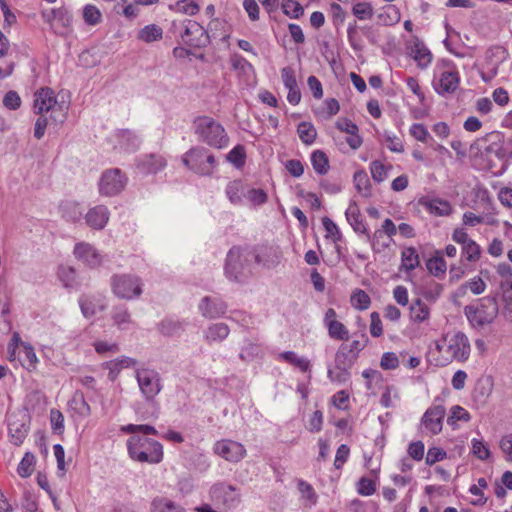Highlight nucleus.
<instances>
[{
    "label": "nucleus",
    "instance_id": "f257e3e1",
    "mask_svg": "<svg viewBox=\"0 0 512 512\" xmlns=\"http://www.w3.org/2000/svg\"><path fill=\"white\" fill-rule=\"evenodd\" d=\"M195 135L206 145L223 149L229 144V137L220 122L209 116H198L193 121Z\"/></svg>",
    "mask_w": 512,
    "mask_h": 512
},
{
    "label": "nucleus",
    "instance_id": "f03ea898",
    "mask_svg": "<svg viewBox=\"0 0 512 512\" xmlns=\"http://www.w3.org/2000/svg\"><path fill=\"white\" fill-rule=\"evenodd\" d=\"M127 450L131 459L141 463L158 464L163 459V446L160 442L132 435L127 440Z\"/></svg>",
    "mask_w": 512,
    "mask_h": 512
},
{
    "label": "nucleus",
    "instance_id": "7ed1b4c3",
    "mask_svg": "<svg viewBox=\"0 0 512 512\" xmlns=\"http://www.w3.org/2000/svg\"><path fill=\"white\" fill-rule=\"evenodd\" d=\"M250 248L232 247L226 256L224 264L225 276L235 282H242L249 277L252 255Z\"/></svg>",
    "mask_w": 512,
    "mask_h": 512
},
{
    "label": "nucleus",
    "instance_id": "20e7f679",
    "mask_svg": "<svg viewBox=\"0 0 512 512\" xmlns=\"http://www.w3.org/2000/svg\"><path fill=\"white\" fill-rule=\"evenodd\" d=\"M435 347L442 354L445 362H464L470 355V342L463 332L446 335L442 340L435 342Z\"/></svg>",
    "mask_w": 512,
    "mask_h": 512
},
{
    "label": "nucleus",
    "instance_id": "39448f33",
    "mask_svg": "<svg viewBox=\"0 0 512 512\" xmlns=\"http://www.w3.org/2000/svg\"><path fill=\"white\" fill-rule=\"evenodd\" d=\"M174 32H178L183 44L202 48L209 44L210 38L208 32L198 22L186 19L182 22H172Z\"/></svg>",
    "mask_w": 512,
    "mask_h": 512
},
{
    "label": "nucleus",
    "instance_id": "423d86ee",
    "mask_svg": "<svg viewBox=\"0 0 512 512\" xmlns=\"http://www.w3.org/2000/svg\"><path fill=\"white\" fill-rule=\"evenodd\" d=\"M182 162L193 172L201 176H210L216 168V159L213 154L204 147H193L187 151Z\"/></svg>",
    "mask_w": 512,
    "mask_h": 512
},
{
    "label": "nucleus",
    "instance_id": "0eeeda50",
    "mask_svg": "<svg viewBox=\"0 0 512 512\" xmlns=\"http://www.w3.org/2000/svg\"><path fill=\"white\" fill-rule=\"evenodd\" d=\"M464 312L473 327L482 328L497 317L498 305L494 298H484L479 305L466 306Z\"/></svg>",
    "mask_w": 512,
    "mask_h": 512
},
{
    "label": "nucleus",
    "instance_id": "6e6552de",
    "mask_svg": "<svg viewBox=\"0 0 512 512\" xmlns=\"http://www.w3.org/2000/svg\"><path fill=\"white\" fill-rule=\"evenodd\" d=\"M110 284L113 294L120 299L131 300L142 294V280L135 275L115 274Z\"/></svg>",
    "mask_w": 512,
    "mask_h": 512
},
{
    "label": "nucleus",
    "instance_id": "1a4fd4ad",
    "mask_svg": "<svg viewBox=\"0 0 512 512\" xmlns=\"http://www.w3.org/2000/svg\"><path fill=\"white\" fill-rule=\"evenodd\" d=\"M34 111L36 114H43L51 111V118L54 121L64 122L66 113L61 105L57 104L54 91L49 88H41L34 95Z\"/></svg>",
    "mask_w": 512,
    "mask_h": 512
},
{
    "label": "nucleus",
    "instance_id": "9d476101",
    "mask_svg": "<svg viewBox=\"0 0 512 512\" xmlns=\"http://www.w3.org/2000/svg\"><path fill=\"white\" fill-rule=\"evenodd\" d=\"M442 397H436L433 404L423 414L420 422L421 429L429 435H437L442 431L443 420L446 415V409Z\"/></svg>",
    "mask_w": 512,
    "mask_h": 512
},
{
    "label": "nucleus",
    "instance_id": "9b49d317",
    "mask_svg": "<svg viewBox=\"0 0 512 512\" xmlns=\"http://www.w3.org/2000/svg\"><path fill=\"white\" fill-rule=\"evenodd\" d=\"M135 377L141 394L147 402H154L162 390L160 374L148 368L136 369Z\"/></svg>",
    "mask_w": 512,
    "mask_h": 512
},
{
    "label": "nucleus",
    "instance_id": "f8f14e48",
    "mask_svg": "<svg viewBox=\"0 0 512 512\" xmlns=\"http://www.w3.org/2000/svg\"><path fill=\"white\" fill-rule=\"evenodd\" d=\"M250 251L255 263L266 269L277 267L283 256L280 247L274 244H260L250 248Z\"/></svg>",
    "mask_w": 512,
    "mask_h": 512
},
{
    "label": "nucleus",
    "instance_id": "ddd939ff",
    "mask_svg": "<svg viewBox=\"0 0 512 512\" xmlns=\"http://www.w3.org/2000/svg\"><path fill=\"white\" fill-rule=\"evenodd\" d=\"M127 177L118 168L109 169L102 173L99 181V192L105 196H115L124 190Z\"/></svg>",
    "mask_w": 512,
    "mask_h": 512
},
{
    "label": "nucleus",
    "instance_id": "4468645a",
    "mask_svg": "<svg viewBox=\"0 0 512 512\" xmlns=\"http://www.w3.org/2000/svg\"><path fill=\"white\" fill-rule=\"evenodd\" d=\"M210 497L214 502L222 504L226 508H233L240 503L238 489L225 482L214 484L210 488Z\"/></svg>",
    "mask_w": 512,
    "mask_h": 512
},
{
    "label": "nucleus",
    "instance_id": "2eb2a0df",
    "mask_svg": "<svg viewBox=\"0 0 512 512\" xmlns=\"http://www.w3.org/2000/svg\"><path fill=\"white\" fill-rule=\"evenodd\" d=\"M29 416L24 412L12 413L8 416V433L11 443L20 446L29 431Z\"/></svg>",
    "mask_w": 512,
    "mask_h": 512
},
{
    "label": "nucleus",
    "instance_id": "dca6fc26",
    "mask_svg": "<svg viewBox=\"0 0 512 512\" xmlns=\"http://www.w3.org/2000/svg\"><path fill=\"white\" fill-rule=\"evenodd\" d=\"M213 451L228 462L238 463L246 456L245 447L234 440L222 439L214 444Z\"/></svg>",
    "mask_w": 512,
    "mask_h": 512
},
{
    "label": "nucleus",
    "instance_id": "f3484780",
    "mask_svg": "<svg viewBox=\"0 0 512 512\" xmlns=\"http://www.w3.org/2000/svg\"><path fill=\"white\" fill-rule=\"evenodd\" d=\"M227 310V303L217 296H204L198 303L201 316L210 320L224 317Z\"/></svg>",
    "mask_w": 512,
    "mask_h": 512
},
{
    "label": "nucleus",
    "instance_id": "a211bd4d",
    "mask_svg": "<svg viewBox=\"0 0 512 512\" xmlns=\"http://www.w3.org/2000/svg\"><path fill=\"white\" fill-rule=\"evenodd\" d=\"M81 312L85 318H91L107 308L105 296L102 294H83L78 300Z\"/></svg>",
    "mask_w": 512,
    "mask_h": 512
},
{
    "label": "nucleus",
    "instance_id": "6ab92c4d",
    "mask_svg": "<svg viewBox=\"0 0 512 512\" xmlns=\"http://www.w3.org/2000/svg\"><path fill=\"white\" fill-rule=\"evenodd\" d=\"M408 49L410 56L420 69H425L431 64L433 55L424 42L417 36L412 38Z\"/></svg>",
    "mask_w": 512,
    "mask_h": 512
},
{
    "label": "nucleus",
    "instance_id": "aec40b11",
    "mask_svg": "<svg viewBox=\"0 0 512 512\" xmlns=\"http://www.w3.org/2000/svg\"><path fill=\"white\" fill-rule=\"evenodd\" d=\"M75 257L90 268H96L102 263V256L88 243H78L74 248Z\"/></svg>",
    "mask_w": 512,
    "mask_h": 512
},
{
    "label": "nucleus",
    "instance_id": "412c9836",
    "mask_svg": "<svg viewBox=\"0 0 512 512\" xmlns=\"http://www.w3.org/2000/svg\"><path fill=\"white\" fill-rule=\"evenodd\" d=\"M420 205L430 214L438 217L448 216L453 213V207L447 200L435 198H422Z\"/></svg>",
    "mask_w": 512,
    "mask_h": 512
},
{
    "label": "nucleus",
    "instance_id": "4be33fe9",
    "mask_svg": "<svg viewBox=\"0 0 512 512\" xmlns=\"http://www.w3.org/2000/svg\"><path fill=\"white\" fill-rule=\"evenodd\" d=\"M496 273L499 276V289L503 301L512 300V268L508 263H500L496 266Z\"/></svg>",
    "mask_w": 512,
    "mask_h": 512
},
{
    "label": "nucleus",
    "instance_id": "5701e85b",
    "mask_svg": "<svg viewBox=\"0 0 512 512\" xmlns=\"http://www.w3.org/2000/svg\"><path fill=\"white\" fill-rule=\"evenodd\" d=\"M230 334V328L226 323L217 322L208 325L203 330V339L208 345H213L215 343H221Z\"/></svg>",
    "mask_w": 512,
    "mask_h": 512
},
{
    "label": "nucleus",
    "instance_id": "b1692460",
    "mask_svg": "<svg viewBox=\"0 0 512 512\" xmlns=\"http://www.w3.org/2000/svg\"><path fill=\"white\" fill-rule=\"evenodd\" d=\"M460 76L457 71L442 72L438 83L434 84V89L439 95L453 93L459 87Z\"/></svg>",
    "mask_w": 512,
    "mask_h": 512
},
{
    "label": "nucleus",
    "instance_id": "393cba45",
    "mask_svg": "<svg viewBox=\"0 0 512 512\" xmlns=\"http://www.w3.org/2000/svg\"><path fill=\"white\" fill-rule=\"evenodd\" d=\"M165 166V159L156 154L145 155L137 162L138 170L145 174H155L161 171Z\"/></svg>",
    "mask_w": 512,
    "mask_h": 512
},
{
    "label": "nucleus",
    "instance_id": "a878e982",
    "mask_svg": "<svg viewBox=\"0 0 512 512\" xmlns=\"http://www.w3.org/2000/svg\"><path fill=\"white\" fill-rule=\"evenodd\" d=\"M118 145L121 149L126 152H133L138 149L140 145L139 137L131 130L122 129L116 132L115 134Z\"/></svg>",
    "mask_w": 512,
    "mask_h": 512
},
{
    "label": "nucleus",
    "instance_id": "bb28decb",
    "mask_svg": "<svg viewBox=\"0 0 512 512\" xmlns=\"http://www.w3.org/2000/svg\"><path fill=\"white\" fill-rule=\"evenodd\" d=\"M111 318L120 330H128L133 320L128 308L125 305L114 306L111 311Z\"/></svg>",
    "mask_w": 512,
    "mask_h": 512
},
{
    "label": "nucleus",
    "instance_id": "cd10ccee",
    "mask_svg": "<svg viewBox=\"0 0 512 512\" xmlns=\"http://www.w3.org/2000/svg\"><path fill=\"white\" fill-rule=\"evenodd\" d=\"M247 186L240 180H234L227 184L226 195L231 203L235 205L245 204Z\"/></svg>",
    "mask_w": 512,
    "mask_h": 512
},
{
    "label": "nucleus",
    "instance_id": "c85d7f7f",
    "mask_svg": "<svg viewBox=\"0 0 512 512\" xmlns=\"http://www.w3.org/2000/svg\"><path fill=\"white\" fill-rule=\"evenodd\" d=\"M60 212L62 214V218L66 222H78L81 220L83 215V210L80 205L75 201H63L60 204Z\"/></svg>",
    "mask_w": 512,
    "mask_h": 512
},
{
    "label": "nucleus",
    "instance_id": "c756f323",
    "mask_svg": "<svg viewBox=\"0 0 512 512\" xmlns=\"http://www.w3.org/2000/svg\"><path fill=\"white\" fill-rule=\"evenodd\" d=\"M53 18L55 20V31L59 34H64L65 31L71 27L73 16L71 12L64 7L52 9Z\"/></svg>",
    "mask_w": 512,
    "mask_h": 512
},
{
    "label": "nucleus",
    "instance_id": "7c9ffc66",
    "mask_svg": "<svg viewBox=\"0 0 512 512\" xmlns=\"http://www.w3.org/2000/svg\"><path fill=\"white\" fill-rule=\"evenodd\" d=\"M410 320L413 323H423L430 317V308L421 299H416L410 306Z\"/></svg>",
    "mask_w": 512,
    "mask_h": 512
},
{
    "label": "nucleus",
    "instance_id": "2f4dec72",
    "mask_svg": "<svg viewBox=\"0 0 512 512\" xmlns=\"http://www.w3.org/2000/svg\"><path fill=\"white\" fill-rule=\"evenodd\" d=\"M151 512H185V509L166 497H155L150 506Z\"/></svg>",
    "mask_w": 512,
    "mask_h": 512
},
{
    "label": "nucleus",
    "instance_id": "473e14b6",
    "mask_svg": "<svg viewBox=\"0 0 512 512\" xmlns=\"http://www.w3.org/2000/svg\"><path fill=\"white\" fill-rule=\"evenodd\" d=\"M357 358L348 351L347 344H342L335 354V366L342 370L351 369Z\"/></svg>",
    "mask_w": 512,
    "mask_h": 512
},
{
    "label": "nucleus",
    "instance_id": "72a5a7b5",
    "mask_svg": "<svg viewBox=\"0 0 512 512\" xmlns=\"http://www.w3.org/2000/svg\"><path fill=\"white\" fill-rule=\"evenodd\" d=\"M109 210L104 205H97L91 208L86 213V222L87 224H107L109 220Z\"/></svg>",
    "mask_w": 512,
    "mask_h": 512
},
{
    "label": "nucleus",
    "instance_id": "f704fd0d",
    "mask_svg": "<svg viewBox=\"0 0 512 512\" xmlns=\"http://www.w3.org/2000/svg\"><path fill=\"white\" fill-rule=\"evenodd\" d=\"M278 358L293 365L302 372H307L311 366L307 358L298 356L294 351H284L279 354Z\"/></svg>",
    "mask_w": 512,
    "mask_h": 512
},
{
    "label": "nucleus",
    "instance_id": "c9c22d12",
    "mask_svg": "<svg viewBox=\"0 0 512 512\" xmlns=\"http://www.w3.org/2000/svg\"><path fill=\"white\" fill-rule=\"evenodd\" d=\"M426 267L433 276L442 278L447 270V265L443 259L442 253L437 251L435 256L427 261Z\"/></svg>",
    "mask_w": 512,
    "mask_h": 512
},
{
    "label": "nucleus",
    "instance_id": "e433bc0d",
    "mask_svg": "<svg viewBox=\"0 0 512 512\" xmlns=\"http://www.w3.org/2000/svg\"><path fill=\"white\" fill-rule=\"evenodd\" d=\"M21 365L28 371L36 369L38 358L30 343H23V357L19 358Z\"/></svg>",
    "mask_w": 512,
    "mask_h": 512
},
{
    "label": "nucleus",
    "instance_id": "4c0bfd02",
    "mask_svg": "<svg viewBox=\"0 0 512 512\" xmlns=\"http://www.w3.org/2000/svg\"><path fill=\"white\" fill-rule=\"evenodd\" d=\"M311 164L315 172L319 175H324L329 170L328 157L321 150H316L311 154Z\"/></svg>",
    "mask_w": 512,
    "mask_h": 512
},
{
    "label": "nucleus",
    "instance_id": "58836bf2",
    "mask_svg": "<svg viewBox=\"0 0 512 512\" xmlns=\"http://www.w3.org/2000/svg\"><path fill=\"white\" fill-rule=\"evenodd\" d=\"M162 28L156 24H150L142 28L138 33V38L146 43L162 39Z\"/></svg>",
    "mask_w": 512,
    "mask_h": 512
},
{
    "label": "nucleus",
    "instance_id": "ea45409f",
    "mask_svg": "<svg viewBox=\"0 0 512 512\" xmlns=\"http://www.w3.org/2000/svg\"><path fill=\"white\" fill-rule=\"evenodd\" d=\"M297 133L301 141L306 145H311L317 136V132L313 124L305 121L298 125Z\"/></svg>",
    "mask_w": 512,
    "mask_h": 512
},
{
    "label": "nucleus",
    "instance_id": "a19ab883",
    "mask_svg": "<svg viewBox=\"0 0 512 512\" xmlns=\"http://www.w3.org/2000/svg\"><path fill=\"white\" fill-rule=\"evenodd\" d=\"M402 268L406 271H412L419 265V256L412 247L405 248L401 254Z\"/></svg>",
    "mask_w": 512,
    "mask_h": 512
},
{
    "label": "nucleus",
    "instance_id": "79ce46f5",
    "mask_svg": "<svg viewBox=\"0 0 512 512\" xmlns=\"http://www.w3.org/2000/svg\"><path fill=\"white\" fill-rule=\"evenodd\" d=\"M470 419L471 415L465 408L460 405H454L450 409L447 424L455 429L458 421L468 422Z\"/></svg>",
    "mask_w": 512,
    "mask_h": 512
},
{
    "label": "nucleus",
    "instance_id": "37998d69",
    "mask_svg": "<svg viewBox=\"0 0 512 512\" xmlns=\"http://www.w3.org/2000/svg\"><path fill=\"white\" fill-rule=\"evenodd\" d=\"M58 277L66 288H75L77 286L76 271L70 266L61 265L58 268Z\"/></svg>",
    "mask_w": 512,
    "mask_h": 512
},
{
    "label": "nucleus",
    "instance_id": "c03bdc74",
    "mask_svg": "<svg viewBox=\"0 0 512 512\" xmlns=\"http://www.w3.org/2000/svg\"><path fill=\"white\" fill-rule=\"evenodd\" d=\"M354 183L357 191L364 197L371 195V184L368 175L364 171H357L354 174Z\"/></svg>",
    "mask_w": 512,
    "mask_h": 512
},
{
    "label": "nucleus",
    "instance_id": "a18cd8bd",
    "mask_svg": "<svg viewBox=\"0 0 512 512\" xmlns=\"http://www.w3.org/2000/svg\"><path fill=\"white\" fill-rule=\"evenodd\" d=\"M326 328L328 330L329 337L334 340L347 341L349 339L348 329L342 322L338 320L334 323H329V326Z\"/></svg>",
    "mask_w": 512,
    "mask_h": 512
},
{
    "label": "nucleus",
    "instance_id": "49530a36",
    "mask_svg": "<svg viewBox=\"0 0 512 512\" xmlns=\"http://www.w3.org/2000/svg\"><path fill=\"white\" fill-rule=\"evenodd\" d=\"M352 13L360 21L370 20L374 15V9L369 2H357L352 6Z\"/></svg>",
    "mask_w": 512,
    "mask_h": 512
},
{
    "label": "nucleus",
    "instance_id": "de8ad7c7",
    "mask_svg": "<svg viewBox=\"0 0 512 512\" xmlns=\"http://www.w3.org/2000/svg\"><path fill=\"white\" fill-rule=\"evenodd\" d=\"M267 194L263 189L248 188L245 194V204L260 206L266 203Z\"/></svg>",
    "mask_w": 512,
    "mask_h": 512
},
{
    "label": "nucleus",
    "instance_id": "09e8293b",
    "mask_svg": "<svg viewBox=\"0 0 512 512\" xmlns=\"http://www.w3.org/2000/svg\"><path fill=\"white\" fill-rule=\"evenodd\" d=\"M228 162L233 164L236 168H242L245 165L246 151L243 145H236L227 155Z\"/></svg>",
    "mask_w": 512,
    "mask_h": 512
},
{
    "label": "nucleus",
    "instance_id": "8fccbe9b",
    "mask_svg": "<svg viewBox=\"0 0 512 512\" xmlns=\"http://www.w3.org/2000/svg\"><path fill=\"white\" fill-rule=\"evenodd\" d=\"M159 330L165 336H174L183 331V325L179 321L164 319L159 324Z\"/></svg>",
    "mask_w": 512,
    "mask_h": 512
},
{
    "label": "nucleus",
    "instance_id": "3c124183",
    "mask_svg": "<svg viewBox=\"0 0 512 512\" xmlns=\"http://www.w3.org/2000/svg\"><path fill=\"white\" fill-rule=\"evenodd\" d=\"M34 463L35 456L30 452L25 453L17 467V472L19 476H21L22 478L29 477L33 472Z\"/></svg>",
    "mask_w": 512,
    "mask_h": 512
},
{
    "label": "nucleus",
    "instance_id": "603ef678",
    "mask_svg": "<svg viewBox=\"0 0 512 512\" xmlns=\"http://www.w3.org/2000/svg\"><path fill=\"white\" fill-rule=\"evenodd\" d=\"M283 12L292 19H298L304 13V9L296 0H283Z\"/></svg>",
    "mask_w": 512,
    "mask_h": 512
},
{
    "label": "nucleus",
    "instance_id": "864d4df0",
    "mask_svg": "<svg viewBox=\"0 0 512 512\" xmlns=\"http://www.w3.org/2000/svg\"><path fill=\"white\" fill-rule=\"evenodd\" d=\"M371 303L369 295L363 290H356L351 296V304L355 309L366 310Z\"/></svg>",
    "mask_w": 512,
    "mask_h": 512
},
{
    "label": "nucleus",
    "instance_id": "5fc2aeb1",
    "mask_svg": "<svg viewBox=\"0 0 512 512\" xmlns=\"http://www.w3.org/2000/svg\"><path fill=\"white\" fill-rule=\"evenodd\" d=\"M83 19L88 25H97L102 20V14L100 10L91 4H88L83 9Z\"/></svg>",
    "mask_w": 512,
    "mask_h": 512
},
{
    "label": "nucleus",
    "instance_id": "6e6d98bb",
    "mask_svg": "<svg viewBox=\"0 0 512 512\" xmlns=\"http://www.w3.org/2000/svg\"><path fill=\"white\" fill-rule=\"evenodd\" d=\"M121 431H123L125 433H131L133 435H136V433H141V434H143L142 436H144V437L146 435H150V434L151 435L158 434L155 427H153L151 425H147V424H143V425L128 424V425L122 426Z\"/></svg>",
    "mask_w": 512,
    "mask_h": 512
},
{
    "label": "nucleus",
    "instance_id": "4d7b16f0",
    "mask_svg": "<svg viewBox=\"0 0 512 512\" xmlns=\"http://www.w3.org/2000/svg\"><path fill=\"white\" fill-rule=\"evenodd\" d=\"M471 446L473 455L477 457L479 460L484 461L490 457L489 447L482 440L473 438L471 440Z\"/></svg>",
    "mask_w": 512,
    "mask_h": 512
},
{
    "label": "nucleus",
    "instance_id": "13d9d810",
    "mask_svg": "<svg viewBox=\"0 0 512 512\" xmlns=\"http://www.w3.org/2000/svg\"><path fill=\"white\" fill-rule=\"evenodd\" d=\"M356 489L362 496H371L376 491V483L370 478L361 477L357 482Z\"/></svg>",
    "mask_w": 512,
    "mask_h": 512
},
{
    "label": "nucleus",
    "instance_id": "bf43d9fd",
    "mask_svg": "<svg viewBox=\"0 0 512 512\" xmlns=\"http://www.w3.org/2000/svg\"><path fill=\"white\" fill-rule=\"evenodd\" d=\"M480 252L479 245L472 239L462 246V254L468 261H477L480 258Z\"/></svg>",
    "mask_w": 512,
    "mask_h": 512
},
{
    "label": "nucleus",
    "instance_id": "052dcab7",
    "mask_svg": "<svg viewBox=\"0 0 512 512\" xmlns=\"http://www.w3.org/2000/svg\"><path fill=\"white\" fill-rule=\"evenodd\" d=\"M447 453L444 449L439 447H430L427 451L425 462L427 465L432 466L435 463L445 459Z\"/></svg>",
    "mask_w": 512,
    "mask_h": 512
},
{
    "label": "nucleus",
    "instance_id": "680f3d73",
    "mask_svg": "<svg viewBox=\"0 0 512 512\" xmlns=\"http://www.w3.org/2000/svg\"><path fill=\"white\" fill-rule=\"evenodd\" d=\"M327 376L332 382L345 383L350 378V370L346 368L345 370H342L341 368H336V366H334L333 369H328Z\"/></svg>",
    "mask_w": 512,
    "mask_h": 512
},
{
    "label": "nucleus",
    "instance_id": "e2e57ef3",
    "mask_svg": "<svg viewBox=\"0 0 512 512\" xmlns=\"http://www.w3.org/2000/svg\"><path fill=\"white\" fill-rule=\"evenodd\" d=\"M179 12L190 16L196 15L199 12V5L193 0H179L176 3Z\"/></svg>",
    "mask_w": 512,
    "mask_h": 512
},
{
    "label": "nucleus",
    "instance_id": "0e129e2a",
    "mask_svg": "<svg viewBox=\"0 0 512 512\" xmlns=\"http://www.w3.org/2000/svg\"><path fill=\"white\" fill-rule=\"evenodd\" d=\"M281 79L286 89L298 86L295 71L290 66L281 69Z\"/></svg>",
    "mask_w": 512,
    "mask_h": 512
},
{
    "label": "nucleus",
    "instance_id": "69168bd1",
    "mask_svg": "<svg viewBox=\"0 0 512 512\" xmlns=\"http://www.w3.org/2000/svg\"><path fill=\"white\" fill-rule=\"evenodd\" d=\"M370 171L374 181L380 183L387 177L385 166L378 160L373 161L370 164Z\"/></svg>",
    "mask_w": 512,
    "mask_h": 512
},
{
    "label": "nucleus",
    "instance_id": "338daca9",
    "mask_svg": "<svg viewBox=\"0 0 512 512\" xmlns=\"http://www.w3.org/2000/svg\"><path fill=\"white\" fill-rule=\"evenodd\" d=\"M410 134L418 141L427 142L430 134L426 127L421 123H414L409 129Z\"/></svg>",
    "mask_w": 512,
    "mask_h": 512
},
{
    "label": "nucleus",
    "instance_id": "774afa93",
    "mask_svg": "<svg viewBox=\"0 0 512 512\" xmlns=\"http://www.w3.org/2000/svg\"><path fill=\"white\" fill-rule=\"evenodd\" d=\"M3 105L10 109L16 110L21 106V98L16 91H8L3 97Z\"/></svg>",
    "mask_w": 512,
    "mask_h": 512
}]
</instances>
